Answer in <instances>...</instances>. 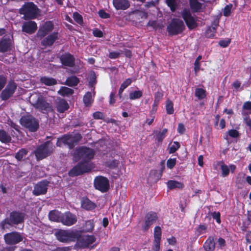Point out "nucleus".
<instances>
[{
    "mask_svg": "<svg viewBox=\"0 0 251 251\" xmlns=\"http://www.w3.org/2000/svg\"><path fill=\"white\" fill-rule=\"evenodd\" d=\"M94 155V151L91 148L85 146L76 148L73 153L74 157L76 160H79L81 159L83 160L71 169L68 173L69 176L74 177L90 172L92 167L89 161L93 158Z\"/></svg>",
    "mask_w": 251,
    "mask_h": 251,
    "instance_id": "1",
    "label": "nucleus"
},
{
    "mask_svg": "<svg viewBox=\"0 0 251 251\" xmlns=\"http://www.w3.org/2000/svg\"><path fill=\"white\" fill-rule=\"evenodd\" d=\"M26 214L20 211L13 210L9 213L8 217L3 219L0 223V227L4 230L14 225H18L24 223Z\"/></svg>",
    "mask_w": 251,
    "mask_h": 251,
    "instance_id": "2",
    "label": "nucleus"
},
{
    "mask_svg": "<svg viewBox=\"0 0 251 251\" xmlns=\"http://www.w3.org/2000/svg\"><path fill=\"white\" fill-rule=\"evenodd\" d=\"M82 136L80 133L72 135L70 133L64 134L57 138L56 145L61 147L63 145L67 146L70 150L74 148L75 145L82 139Z\"/></svg>",
    "mask_w": 251,
    "mask_h": 251,
    "instance_id": "3",
    "label": "nucleus"
},
{
    "mask_svg": "<svg viewBox=\"0 0 251 251\" xmlns=\"http://www.w3.org/2000/svg\"><path fill=\"white\" fill-rule=\"evenodd\" d=\"M21 15H23V18L25 20H30L36 19L39 12L37 6L33 2H27L24 4L19 10Z\"/></svg>",
    "mask_w": 251,
    "mask_h": 251,
    "instance_id": "4",
    "label": "nucleus"
},
{
    "mask_svg": "<svg viewBox=\"0 0 251 251\" xmlns=\"http://www.w3.org/2000/svg\"><path fill=\"white\" fill-rule=\"evenodd\" d=\"M53 151V144L50 141H47L38 146L34 151L37 160H41L50 155Z\"/></svg>",
    "mask_w": 251,
    "mask_h": 251,
    "instance_id": "5",
    "label": "nucleus"
},
{
    "mask_svg": "<svg viewBox=\"0 0 251 251\" xmlns=\"http://www.w3.org/2000/svg\"><path fill=\"white\" fill-rule=\"evenodd\" d=\"M55 236L57 240L61 242H75L79 236V231L60 229L55 233Z\"/></svg>",
    "mask_w": 251,
    "mask_h": 251,
    "instance_id": "6",
    "label": "nucleus"
},
{
    "mask_svg": "<svg viewBox=\"0 0 251 251\" xmlns=\"http://www.w3.org/2000/svg\"><path fill=\"white\" fill-rule=\"evenodd\" d=\"M185 29V26L183 22L177 18L172 19L167 27L169 36L177 35L181 34Z\"/></svg>",
    "mask_w": 251,
    "mask_h": 251,
    "instance_id": "7",
    "label": "nucleus"
},
{
    "mask_svg": "<svg viewBox=\"0 0 251 251\" xmlns=\"http://www.w3.org/2000/svg\"><path fill=\"white\" fill-rule=\"evenodd\" d=\"M20 122L23 126L31 132L36 131L39 127L38 121L31 115L22 116Z\"/></svg>",
    "mask_w": 251,
    "mask_h": 251,
    "instance_id": "8",
    "label": "nucleus"
},
{
    "mask_svg": "<svg viewBox=\"0 0 251 251\" xmlns=\"http://www.w3.org/2000/svg\"><path fill=\"white\" fill-rule=\"evenodd\" d=\"M94 186L96 189L101 193H105L109 189V181L107 177L99 176L94 179Z\"/></svg>",
    "mask_w": 251,
    "mask_h": 251,
    "instance_id": "9",
    "label": "nucleus"
},
{
    "mask_svg": "<svg viewBox=\"0 0 251 251\" xmlns=\"http://www.w3.org/2000/svg\"><path fill=\"white\" fill-rule=\"evenodd\" d=\"M181 15L189 30H193L198 26L197 20L192 16L189 10L184 9Z\"/></svg>",
    "mask_w": 251,
    "mask_h": 251,
    "instance_id": "10",
    "label": "nucleus"
},
{
    "mask_svg": "<svg viewBox=\"0 0 251 251\" xmlns=\"http://www.w3.org/2000/svg\"><path fill=\"white\" fill-rule=\"evenodd\" d=\"M17 84L13 81H9L6 87L2 91L0 97L2 100H6L13 95L17 89Z\"/></svg>",
    "mask_w": 251,
    "mask_h": 251,
    "instance_id": "11",
    "label": "nucleus"
},
{
    "mask_svg": "<svg viewBox=\"0 0 251 251\" xmlns=\"http://www.w3.org/2000/svg\"><path fill=\"white\" fill-rule=\"evenodd\" d=\"M50 182L47 179L42 180L38 182L34 186L32 194L35 196L45 195L48 191Z\"/></svg>",
    "mask_w": 251,
    "mask_h": 251,
    "instance_id": "12",
    "label": "nucleus"
},
{
    "mask_svg": "<svg viewBox=\"0 0 251 251\" xmlns=\"http://www.w3.org/2000/svg\"><path fill=\"white\" fill-rule=\"evenodd\" d=\"M4 239L6 244L14 245L21 242L23 238L20 233L11 232L5 234L4 235Z\"/></svg>",
    "mask_w": 251,
    "mask_h": 251,
    "instance_id": "13",
    "label": "nucleus"
},
{
    "mask_svg": "<svg viewBox=\"0 0 251 251\" xmlns=\"http://www.w3.org/2000/svg\"><path fill=\"white\" fill-rule=\"evenodd\" d=\"M158 218L156 212L154 211L148 212L145 217V223L142 227V230L145 231L148 230L151 226L156 222Z\"/></svg>",
    "mask_w": 251,
    "mask_h": 251,
    "instance_id": "14",
    "label": "nucleus"
},
{
    "mask_svg": "<svg viewBox=\"0 0 251 251\" xmlns=\"http://www.w3.org/2000/svg\"><path fill=\"white\" fill-rule=\"evenodd\" d=\"M96 238L94 235L81 236L79 232V236L76 239L77 244L81 248H87L89 246L96 241Z\"/></svg>",
    "mask_w": 251,
    "mask_h": 251,
    "instance_id": "15",
    "label": "nucleus"
},
{
    "mask_svg": "<svg viewBox=\"0 0 251 251\" xmlns=\"http://www.w3.org/2000/svg\"><path fill=\"white\" fill-rule=\"evenodd\" d=\"M60 62L65 66L73 67L75 65V58L70 52H65L59 57Z\"/></svg>",
    "mask_w": 251,
    "mask_h": 251,
    "instance_id": "16",
    "label": "nucleus"
},
{
    "mask_svg": "<svg viewBox=\"0 0 251 251\" xmlns=\"http://www.w3.org/2000/svg\"><path fill=\"white\" fill-rule=\"evenodd\" d=\"M76 222L77 217L76 215L70 211L65 212L62 216L61 223L64 225L71 226L75 224Z\"/></svg>",
    "mask_w": 251,
    "mask_h": 251,
    "instance_id": "17",
    "label": "nucleus"
},
{
    "mask_svg": "<svg viewBox=\"0 0 251 251\" xmlns=\"http://www.w3.org/2000/svg\"><path fill=\"white\" fill-rule=\"evenodd\" d=\"M37 25L33 21L24 22L22 27V31L28 34H33L37 30Z\"/></svg>",
    "mask_w": 251,
    "mask_h": 251,
    "instance_id": "18",
    "label": "nucleus"
},
{
    "mask_svg": "<svg viewBox=\"0 0 251 251\" xmlns=\"http://www.w3.org/2000/svg\"><path fill=\"white\" fill-rule=\"evenodd\" d=\"M33 105L35 108L41 111H49L51 108L50 104L41 96L38 97L37 100L33 104Z\"/></svg>",
    "mask_w": 251,
    "mask_h": 251,
    "instance_id": "19",
    "label": "nucleus"
},
{
    "mask_svg": "<svg viewBox=\"0 0 251 251\" xmlns=\"http://www.w3.org/2000/svg\"><path fill=\"white\" fill-rule=\"evenodd\" d=\"M58 38V33L53 32L45 37L41 41V45L44 47L52 46Z\"/></svg>",
    "mask_w": 251,
    "mask_h": 251,
    "instance_id": "20",
    "label": "nucleus"
},
{
    "mask_svg": "<svg viewBox=\"0 0 251 251\" xmlns=\"http://www.w3.org/2000/svg\"><path fill=\"white\" fill-rule=\"evenodd\" d=\"M219 25V21L215 20L211 25V26L207 27L205 32V36L208 38H213L215 35L217 28Z\"/></svg>",
    "mask_w": 251,
    "mask_h": 251,
    "instance_id": "21",
    "label": "nucleus"
},
{
    "mask_svg": "<svg viewBox=\"0 0 251 251\" xmlns=\"http://www.w3.org/2000/svg\"><path fill=\"white\" fill-rule=\"evenodd\" d=\"M113 4L117 10H125L130 7L128 0H113Z\"/></svg>",
    "mask_w": 251,
    "mask_h": 251,
    "instance_id": "22",
    "label": "nucleus"
},
{
    "mask_svg": "<svg viewBox=\"0 0 251 251\" xmlns=\"http://www.w3.org/2000/svg\"><path fill=\"white\" fill-rule=\"evenodd\" d=\"M11 41L9 38L3 37L0 41V52H5L11 49Z\"/></svg>",
    "mask_w": 251,
    "mask_h": 251,
    "instance_id": "23",
    "label": "nucleus"
},
{
    "mask_svg": "<svg viewBox=\"0 0 251 251\" xmlns=\"http://www.w3.org/2000/svg\"><path fill=\"white\" fill-rule=\"evenodd\" d=\"M96 206V204L87 197H83L81 200V207L86 210H92Z\"/></svg>",
    "mask_w": 251,
    "mask_h": 251,
    "instance_id": "24",
    "label": "nucleus"
},
{
    "mask_svg": "<svg viewBox=\"0 0 251 251\" xmlns=\"http://www.w3.org/2000/svg\"><path fill=\"white\" fill-rule=\"evenodd\" d=\"M63 214V213L58 210H51L49 213V218L51 221L61 222Z\"/></svg>",
    "mask_w": 251,
    "mask_h": 251,
    "instance_id": "25",
    "label": "nucleus"
},
{
    "mask_svg": "<svg viewBox=\"0 0 251 251\" xmlns=\"http://www.w3.org/2000/svg\"><path fill=\"white\" fill-rule=\"evenodd\" d=\"M69 108V105L67 101L64 99L59 100L56 103V109L59 113H63Z\"/></svg>",
    "mask_w": 251,
    "mask_h": 251,
    "instance_id": "26",
    "label": "nucleus"
},
{
    "mask_svg": "<svg viewBox=\"0 0 251 251\" xmlns=\"http://www.w3.org/2000/svg\"><path fill=\"white\" fill-rule=\"evenodd\" d=\"M79 78L75 75L68 77L65 81V84L69 87H75L79 83Z\"/></svg>",
    "mask_w": 251,
    "mask_h": 251,
    "instance_id": "27",
    "label": "nucleus"
},
{
    "mask_svg": "<svg viewBox=\"0 0 251 251\" xmlns=\"http://www.w3.org/2000/svg\"><path fill=\"white\" fill-rule=\"evenodd\" d=\"M12 138L10 135L4 129H0V142L4 144L11 143Z\"/></svg>",
    "mask_w": 251,
    "mask_h": 251,
    "instance_id": "28",
    "label": "nucleus"
},
{
    "mask_svg": "<svg viewBox=\"0 0 251 251\" xmlns=\"http://www.w3.org/2000/svg\"><path fill=\"white\" fill-rule=\"evenodd\" d=\"M28 151L25 148H22L19 150L17 153L15 154V158L18 161L25 160L28 154Z\"/></svg>",
    "mask_w": 251,
    "mask_h": 251,
    "instance_id": "29",
    "label": "nucleus"
},
{
    "mask_svg": "<svg viewBox=\"0 0 251 251\" xmlns=\"http://www.w3.org/2000/svg\"><path fill=\"white\" fill-rule=\"evenodd\" d=\"M40 81L42 84L46 86H51L57 84V80L52 77L42 76L40 78Z\"/></svg>",
    "mask_w": 251,
    "mask_h": 251,
    "instance_id": "30",
    "label": "nucleus"
},
{
    "mask_svg": "<svg viewBox=\"0 0 251 251\" xmlns=\"http://www.w3.org/2000/svg\"><path fill=\"white\" fill-rule=\"evenodd\" d=\"M167 185L168 188L170 190H173L176 188L182 189L184 187V184L182 182L173 180H170L168 181Z\"/></svg>",
    "mask_w": 251,
    "mask_h": 251,
    "instance_id": "31",
    "label": "nucleus"
},
{
    "mask_svg": "<svg viewBox=\"0 0 251 251\" xmlns=\"http://www.w3.org/2000/svg\"><path fill=\"white\" fill-rule=\"evenodd\" d=\"M203 247L206 251H213L215 248V243L213 238L209 237L204 243Z\"/></svg>",
    "mask_w": 251,
    "mask_h": 251,
    "instance_id": "32",
    "label": "nucleus"
},
{
    "mask_svg": "<svg viewBox=\"0 0 251 251\" xmlns=\"http://www.w3.org/2000/svg\"><path fill=\"white\" fill-rule=\"evenodd\" d=\"M218 165H220L221 167V176L223 177H227L229 174V169L228 166L225 164L222 161L218 162Z\"/></svg>",
    "mask_w": 251,
    "mask_h": 251,
    "instance_id": "33",
    "label": "nucleus"
},
{
    "mask_svg": "<svg viewBox=\"0 0 251 251\" xmlns=\"http://www.w3.org/2000/svg\"><path fill=\"white\" fill-rule=\"evenodd\" d=\"M58 93L60 95L63 97H67L73 94L74 90L71 88L62 86L60 88Z\"/></svg>",
    "mask_w": 251,
    "mask_h": 251,
    "instance_id": "34",
    "label": "nucleus"
},
{
    "mask_svg": "<svg viewBox=\"0 0 251 251\" xmlns=\"http://www.w3.org/2000/svg\"><path fill=\"white\" fill-rule=\"evenodd\" d=\"M95 224L93 220H88L86 221L83 226V231L86 232H91L94 230Z\"/></svg>",
    "mask_w": 251,
    "mask_h": 251,
    "instance_id": "35",
    "label": "nucleus"
},
{
    "mask_svg": "<svg viewBox=\"0 0 251 251\" xmlns=\"http://www.w3.org/2000/svg\"><path fill=\"white\" fill-rule=\"evenodd\" d=\"M83 102L86 106H90L92 102V94L90 92H87L84 96L83 99Z\"/></svg>",
    "mask_w": 251,
    "mask_h": 251,
    "instance_id": "36",
    "label": "nucleus"
},
{
    "mask_svg": "<svg viewBox=\"0 0 251 251\" xmlns=\"http://www.w3.org/2000/svg\"><path fill=\"white\" fill-rule=\"evenodd\" d=\"M162 235L161 228L159 226H156L154 229V240L161 241Z\"/></svg>",
    "mask_w": 251,
    "mask_h": 251,
    "instance_id": "37",
    "label": "nucleus"
},
{
    "mask_svg": "<svg viewBox=\"0 0 251 251\" xmlns=\"http://www.w3.org/2000/svg\"><path fill=\"white\" fill-rule=\"evenodd\" d=\"M195 96L198 99L202 100L206 97V91L202 88H197L195 90Z\"/></svg>",
    "mask_w": 251,
    "mask_h": 251,
    "instance_id": "38",
    "label": "nucleus"
},
{
    "mask_svg": "<svg viewBox=\"0 0 251 251\" xmlns=\"http://www.w3.org/2000/svg\"><path fill=\"white\" fill-rule=\"evenodd\" d=\"M168 131L167 129L164 128L162 131H158L156 133V140L159 143H161L163 141V139L165 137V135Z\"/></svg>",
    "mask_w": 251,
    "mask_h": 251,
    "instance_id": "39",
    "label": "nucleus"
},
{
    "mask_svg": "<svg viewBox=\"0 0 251 251\" xmlns=\"http://www.w3.org/2000/svg\"><path fill=\"white\" fill-rule=\"evenodd\" d=\"M166 112L168 114L171 115L174 112V104L170 100H168L166 104Z\"/></svg>",
    "mask_w": 251,
    "mask_h": 251,
    "instance_id": "40",
    "label": "nucleus"
},
{
    "mask_svg": "<svg viewBox=\"0 0 251 251\" xmlns=\"http://www.w3.org/2000/svg\"><path fill=\"white\" fill-rule=\"evenodd\" d=\"M143 93L142 91L138 90L129 93V97L130 100H135L140 99L142 97Z\"/></svg>",
    "mask_w": 251,
    "mask_h": 251,
    "instance_id": "41",
    "label": "nucleus"
},
{
    "mask_svg": "<svg viewBox=\"0 0 251 251\" xmlns=\"http://www.w3.org/2000/svg\"><path fill=\"white\" fill-rule=\"evenodd\" d=\"M180 147V143L178 142H174L173 144L169 148V153H175Z\"/></svg>",
    "mask_w": 251,
    "mask_h": 251,
    "instance_id": "42",
    "label": "nucleus"
},
{
    "mask_svg": "<svg viewBox=\"0 0 251 251\" xmlns=\"http://www.w3.org/2000/svg\"><path fill=\"white\" fill-rule=\"evenodd\" d=\"M97 83L96 76L94 72H93V74L91 75L89 79V86L90 88H93L95 89V85Z\"/></svg>",
    "mask_w": 251,
    "mask_h": 251,
    "instance_id": "43",
    "label": "nucleus"
},
{
    "mask_svg": "<svg viewBox=\"0 0 251 251\" xmlns=\"http://www.w3.org/2000/svg\"><path fill=\"white\" fill-rule=\"evenodd\" d=\"M166 3L172 12H175L177 8L176 0H166Z\"/></svg>",
    "mask_w": 251,
    "mask_h": 251,
    "instance_id": "44",
    "label": "nucleus"
},
{
    "mask_svg": "<svg viewBox=\"0 0 251 251\" xmlns=\"http://www.w3.org/2000/svg\"><path fill=\"white\" fill-rule=\"evenodd\" d=\"M42 26L45 28V30L49 33L51 32L54 28V25L52 22L50 21L46 22Z\"/></svg>",
    "mask_w": 251,
    "mask_h": 251,
    "instance_id": "45",
    "label": "nucleus"
},
{
    "mask_svg": "<svg viewBox=\"0 0 251 251\" xmlns=\"http://www.w3.org/2000/svg\"><path fill=\"white\" fill-rule=\"evenodd\" d=\"M74 20L79 25H82L83 24L82 16L78 12H75L73 14Z\"/></svg>",
    "mask_w": 251,
    "mask_h": 251,
    "instance_id": "46",
    "label": "nucleus"
},
{
    "mask_svg": "<svg viewBox=\"0 0 251 251\" xmlns=\"http://www.w3.org/2000/svg\"><path fill=\"white\" fill-rule=\"evenodd\" d=\"M119 164L118 160L114 159L106 163V166L110 169H114L116 168Z\"/></svg>",
    "mask_w": 251,
    "mask_h": 251,
    "instance_id": "47",
    "label": "nucleus"
},
{
    "mask_svg": "<svg viewBox=\"0 0 251 251\" xmlns=\"http://www.w3.org/2000/svg\"><path fill=\"white\" fill-rule=\"evenodd\" d=\"M207 227L205 224L200 225L199 226L196 227L195 229L199 235H201L206 232Z\"/></svg>",
    "mask_w": 251,
    "mask_h": 251,
    "instance_id": "48",
    "label": "nucleus"
},
{
    "mask_svg": "<svg viewBox=\"0 0 251 251\" xmlns=\"http://www.w3.org/2000/svg\"><path fill=\"white\" fill-rule=\"evenodd\" d=\"M7 80V77L5 75L2 74L0 75V91L2 90L5 86Z\"/></svg>",
    "mask_w": 251,
    "mask_h": 251,
    "instance_id": "49",
    "label": "nucleus"
},
{
    "mask_svg": "<svg viewBox=\"0 0 251 251\" xmlns=\"http://www.w3.org/2000/svg\"><path fill=\"white\" fill-rule=\"evenodd\" d=\"M176 163V158H169L167 161V167L170 169H173Z\"/></svg>",
    "mask_w": 251,
    "mask_h": 251,
    "instance_id": "50",
    "label": "nucleus"
},
{
    "mask_svg": "<svg viewBox=\"0 0 251 251\" xmlns=\"http://www.w3.org/2000/svg\"><path fill=\"white\" fill-rule=\"evenodd\" d=\"M49 32H47L45 30V28L42 26L40 27L37 32V36L40 38H42L44 37L46 35H47Z\"/></svg>",
    "mask_w": 251,
    "mask_h": 251,
    "instance_id": "51",
    "label": "nucleus"
},
{
    "mask_svg": "<svg viewBox=\"0 0 251 251\" xmlns=\"http://www.w3.org/2000/svg\"><path fill=\"white\" fill-rule=\"evenodd\" d=\"M201 59V55H199L198 56V57L197 58V59H196L195 61V63H194V71L195 72V73H197L198 72L200 69V67H201V65H200V63L199 62V61Z\"/></svg>",
    "mask_w": 251,
    "mask_h": 251,
    "instance_id": "52",
    "label": "nucleus"
},
{
    "mask_svg": "<svg viewBox=\"0 0 251 251\" xmlns=\"http://www.w3.org/2000/svg\"><path fill=\"white\" fill-rule=\"evenodd\" d=\"M93 117L96 120H103L104 119V115L103 113L100 111H96L93 114Z\"/></svg>",
    "mask_w": 251,
    "mask_h": 251,
    "instance_id": "53",
    "label": "nucleus"
},
{
    "mask_svg": "<svg viewBox=\"0 0 251 251\" xmlns=\"http://www.w3.org/2000/svg\"><path fill=\"white\" fill-rule=\"evenodd\" d=\"M212 217L216 221L218 224L221 223V214L219 212H213L211 213Z\"/></svg>",
    "mask_w": 251,
    "mask_h": 251,
    "instance_id": "54",
    "label": "nucleus"
},
{
    "mask_svg": "<svg viewBox=\"0 0 251 251\" xmlns=\"http://www.w3.org/2000/svg\"><path fill=\"white\" fill-rule=\"evenodd\" d=\"M242 109L243 110H247L250 114H251V101H245L243 103Z\"/></svg>",
    "mask_w": 251,
    "mask_h": 251,
    "instance_id": "55",
    "label": "nucleus"
},
{
    "mask_svg": "<svg viewBox=\"0 0 251 251\" xmlns=\"http://www.w3.org/2000/svg\"><path fill=\"white\" fill-rule=\"evenodd\" d=\"M231 40L230 39L227 40H221L219 42V45L223 48H226L230 44Z\"/></svg>",
    "mask_w": 251,
    "mask_h": 251,
    "instance_id": "56",
    "label": "nucleus"
},
{
    "mask_svg": "<svg viewBox=\"0 0 251 251\" xmlns=\"http://www.w3.org/2000/svg\"><path fill=\"white\" fill-rule=\"evenodd\" d=\"M232 5L230 4L229 5H226L224 10V15L225 16H228L230 15L231 13V9L232 8Z\"/></svg>",
    "mask_w": 251,
    "mask_h": 251,
    "instance_id": "57",
    "label": "nucleus"
},
{
    "mask_svg": "<svg viewBox=\"0 0 251 251\" xmlns=\"http://www.w3.org/2000/svg\"><path fill=\"white\" fill-rule=\"evenodd\" d=\"M163 94L160 91H157L154 94V101L160 102V101L162 100Z\"/></svg>",
    "mask_w": 251,
    "mask_h": 251,
    "instance_id": "58",
    "label": "nucleus"
},
{
    "mask_svg": "<svg viewBox=\"0 0 251 251\" xmlns=\"http://www.w3.org/2000/svg\"><path fill=\"white\" fill-rule=\"evenodd\" d=\"M120 54H121V51H112V52H109L108 57L110 59H115L118 58L120 56Z\"/></svg>",
    "mask_w": 251,
    "mask_h": 251,
    "instance_id": "59",
    "label": "nucleus"
},
{
    "mask_svg": "<svg viewBox=\"0 0 251 251\" xmlns=\"http://www.w3.org/2000/svg\"><path fill=\"white\" fill-rule=\"evenodd\" d=\"M228 133L229 136L232 138H237L240 135L239 132L236 129H230L228 131Z\"/></svg>",
    "mask_w": 251,
    "mask_h": 251,
    "instance_id": "60",
    "label": "nucleus"
},
{
    "mask_svg": "<svg viewBox=\"0 0 251 251\" xmlns=\"http://www.w3.org/2000/svg\"><path fill=\"white\" fill-rule=\"evenodd\" d=\"M147 25L152 27L155 30H156L159 27L157 21H149Z\"/></svg>",
    "mask_w": 251,
    "mask_h": 251,
    "instance_id": "61",
    "label": "nucleus"
},
{
    "mask_svg": "<svg viewBox=\"0 0 251 251\" xmlns=\"http://www.w3.org/2000/svg\"><path fill=\"white\" fill-rule=\"evenodd\" d=\"M93 34L96 37H102L103 36V32L99 29L96 28L93 31Z\"/></svg>",
    "mask_w": 251,
    "mask_h": 251,
    "instance_id": "62",
    "label": "nucleus"
},
{
    "mask_svg": "<svg viewBox=\"0 0 251 251\" xmlns=\"http://www.w3.org/2000/svg\"><path fill=\"white\" fill-rule=\"evenodd\" d=\"M131 79L129 78H127L121 84V86L126 89L131 84Z\"/></svg>",
    "mask_w": 251,
    "mask_h": 251,
    "instance_id": "63",
    "label": "nucleus"
},
{
    "mask_svg": "<svg viewBox=\"0 0 251 251\" xmlns=\"http://www.w3.org/2000/svg\"><path fill=\"white\" fill-rule=\"evenodd\" d=\"M99 15L100 18L103 19H107L110 17V15L102 9L99 11Z\"/></svg>",
    "mask_w": 251,
    "mask_h": 251,
    "instance_id": "64",
    "label": "nucleus"
}]
</instances>
